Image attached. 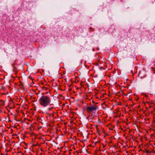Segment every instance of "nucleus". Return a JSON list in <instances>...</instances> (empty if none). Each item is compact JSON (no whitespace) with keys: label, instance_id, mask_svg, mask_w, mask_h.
Wrapping results in <instances>:
<instances>
[{"label":"nucleus","instance_id":"6e6552de","mask_svg":"<svg viewBox=\"0 0 155 155\" xmlns=\"http://www.w3.org/2000/svg\"><path fill=\"white\" fill-rule=\"evenodd\" d=\"M146 133H147V132L148 133V131H147L146 130Z\"/></svg>","mask_w":155,"mask_h":155},{"label":"nucleus","instance_id":"0eeeda50","mask_svg":"<svg viewBox=\"0 0 155 155\" xmlns=\"http://www.w3.org/2000/svg\"><path fill=\"white\" fill-rule=\"evenodd\" d=\"M146 109H147V106H146Z\"/></svg>","mask_w":155,"mask_h":155},{"label":"nucleus","instance_id":"9d476101","mask_svg":"<svg viewBox=\"0 0 155 155\" xmlns=\"http://www.w3.org/2000/svg\"><path fill=\"white\" fill-rule=\"evenodd\" d=\"M150 107V106H149L148 107Z\"/></svg>","mask_w":155,"mask_h":155},{"label":"nucleus","instance_id":"1a4fd4ad","mask_svg":"<svg viewBox=\"0 0 155 155\" xmlns=\"http://www.w3.org/2000/svg\"><path fill=\"white\" fill-rule=\"evenodd\" d=\"M146 103H148V102H147L146 101Z\"/></svg>","mask_w":155,"mask_h":155},{"label":"nucleus","instance_id":"f257e3e1","mask_svg":"<svg viewBox=\"0 0 155 155\" xmlns=\"http://www.w3.org/2000/svg\"><path fill=\"white\" fill-rule=\"evenodd\" d=\"M51 100L50 97L47 95L42 96L39 100L40 104L44 107L49 105H51Z\"/></svg>","mask_w":155,"mask_h":155},{"label":"nucleus","instance_id":"39448f33","mask_svg":"<svg viewBox=\"0 0 155 155\" xmlns=\"http://www.w3.org/2000/svg\"><path fill=\"white\" fill-rule=\"evenodd\" d=\"M146 124H147V121L148 120H149V118H146Z\"/></svg>","mask_w":155,"mask_h":155},{"label":"nucleus","instance_id":"7ed1b4c3","mask_svg":"<svg viewBox=\"0 0 155 155\" xmlns=\"http://www.w3.org/2000/svg\"><path fill=\"white\" fill-rule=\"evenodd\" d=\"M147 145L146 144V148H147ZM146 154H147V155H150V153H151V151H149V150H147V148H146Z\"/></svg>","mask_w":155,"mask_h":155},{"label":"nucleus","instance_id":"20e7f679","mask_svg":"<svg viewBox=\"0 0 155 155\" xmlns=\"http://www.w3.org/2000/svg\"><path fill=\"white\" fill-rule=\"evenodd\" d=\"M53 107H49L48 108V109L49 110H51L53 108Z\"/></svg>","mask_w":155,"mask_h":155},{"label":"nucleus","instance_id":"f03ea898","mask_svg":"<svg viewBox=\"0 0 155 155\" xmlns=\"http://www.w3.org/2000/svg\"><path fill=\"white\" fill-rule=\"evenodd\" d=\"M97 108L96 106H91L87 108V111L88 113H91L95 110Z\"/></svg>","mask_w":155,"mask_h":155},{"label":"nucleus","instance_id":"423d86ee","mask_svg":"<svg viewBox=\"0 0 155 155\" xmlns=\"http://www.w3.org/2000/svg\"><path fill=\"white\" fill-rule=\"evenodd\" d=\"M139 75V77H140L141 78V73L140 72V73L139 74V75Z\"/></svg>","mask_w":155,"mask_h":155}]
</instances>
